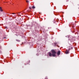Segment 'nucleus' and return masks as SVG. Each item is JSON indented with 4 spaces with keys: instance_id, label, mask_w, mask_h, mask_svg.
<instances>
[{
    "instance_id": "9b49d317",
    "label": "nucleus",
    "mask_w": 79,
    "mask_h": 79,
    "mask_svg": "<svg viewBox=\"0 0 79 79\" xmlns=\"http://www.w3.org/2000/svg\"><path fill=\"white\" fill-rule=\"evenodd\" d=\"M12 14L13 15H14V14H15V13H12Z\"/></svg>"
},
{
    "instance_id": "7ed1b4c3",
    "label": "nucleus",
    "mask_w": 79,
    "mask_h": 79,
    "mask_svg": "<svg viewBox=\"0 0 79 79\" xmlns=\"http://www.w3.org/2000/svg\"><path fill=\"white\" fill-rule=\"evenodd\" d=\"M48 55L50 56H52V54L51 52H49Z\"/></svg>"
},
{
    "instance_id": "423d86ee",
    "label": "nucleus",
    "mask_w": 79,
    "mask_h": 79,
    "mask_svg": "<svg viewBox=\"0 0 79 79\" xmlns=\"http://www.w3.org/2000/svg\"><path fill=\"white\" fill-rule=\"evenodd\" d=\"M35 7L34 6H32V8H33V9H34V8H35Z\"/></svg>"
},
{
    "instance_id": "f257e3e1",
    "label": "nucleus",
    "mask_w": 79,
    "mask_h": 79,
    "mask_svg": "<svg viewBox=\"0 0 79 79\" xmlns=\"http://www.w3.org/2000/svg\"><path fill=\"white\" fill-rule=\"evenodd\" d=\"M51 53L52 54V56H56V52L55 51L54 49L51 50Z\"/></svg>"
},
{
    "instance_id": "39448f33",
    "label": "nucleus",
    "mask_w": 79,
    "mask_h": 79,
    "mask_svg": "<svg viewBox=\"0 0 79 79\" xmlns=\"http://www.w3.org/2000/svg\"><path fill=\"white\" fill-rule=\"evenodd\" d=\"M0 11H3V10L2 9V7H0Z\"/></svg>"
},
{
    "instance_id": "0eeeda50",
    "label": "nucleus",
    "mask_w": 79,
    "mask_h": 79,
    "mask_svg": "<svg viewBox=\"0 0 79 79\" xmlns=\"http://www.w3.org/2000/svg\"><path fill=\"white\" fill-rule=\"evenodd\" d=\"M26 2L27 3H29V1L27 0H26Z\"/></svg>"
},
{
    "instance_id": "f8f14e48",
    "label": "nucleus",
    "mask_w": 79,
    "mask_h": 79,
    "mask_svg": "<svg viewBox=\"0 0 79 79\" xmlns=\"http://www.w3.org/2000/svg\"><path fill=\"white\" fill-rule=\"evenodd\" d=\"M5 38H5V37L4 38V39H5Z\"/></svg>"
},
{
    "instance_id": "6e6552de",
    "label": "nucleus",
    "mask_w": 79,
    "mask_h": 79,
    "mask_svg": "<svg viewBox=\"0 0 79 79\" xmlns=\"http://www.w3.org/2000/svg\"><path fill=\"white\" fill-rule=\"evenodd\" d=\"M17 40V41H18V42H20V40Z\"/></svg>"
},
{
    "instance_id": "f03ea898",
    "label": "nucleus",
    "mask_w": 79,
    "mask_h": 79,
    "mask_svg": "<svg viewBox=\"0 0 79 79\" xmlns=\"http://www.w3.org/2000/svg\"><path fill=\"white\" fill-rule=\"evenodd\" d=\"M58 55H60V51H58L57 52Z\"/></svg>"
},
{
    "instance_id": "20e7f679",
    "label": "nucleus",
    "mask_w": 79,
    "mask_h": 79,
    "mask_svg": "<svg viewBox=\"0 0 79 79\" xmlns=\"http://www.w3.org/2000/svg\"><path fill=\"white\" fill-rule=\"evenodd\" d=\"M65 53L66 54H68V53H69V51H68V50H67L65 52Z\"/></svg>"
},
{
    "instance_id": "1a4fd4ad",
    "label": "nucleus",
    "mask_w": 79,
    "mask_h": 79,
    "mask_svg": "<svg viewBox=\"0 0 79 79\" xmlns=\"http://www.w3.org/2000/svg\"><path fill=\"white\" fill-rule=\"evenodd\" d=\"M29 9H31V7H29Z\"/></svg>"
},
{
    "instance_id": "ddd939ff",
    "label": "nucleus",
    "mask_w": 79,
    "mask_h": 79,
    "mask_svg": "<svg viewBox=\"0 0 79 79\" xmlns=\"http://www.w3.org/2000/svg\"><path fill=\"white\" fill-rule=\"evenodd\" d=\"M7 28V27H6V28Z\"/></svg>"
},
{
    "instance_id": "9d476101",
    "label": "nucleus",
    "mask_w": 79,
    "mask_h": 79,
    "mask_svg": "<svg viewBox=\"0 0 79 79\" xmlns=\"http://www.w3.org/2000/svg\"><path fill=\"white\" fill-rule=\"evenodd\" d=\"M18 15H19L20 16H21V15H20V14H18Z\"/></svg>"
}]
</instances>
